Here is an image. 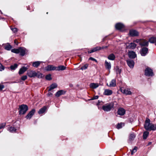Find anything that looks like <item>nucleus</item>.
<instances>
[{"label": "nucleus", "mask_w": 156, "mask_h": 156, "mask_svg": "<svg viewBox=\"0 0 156 156\" xmlns=\"http://www.w3.org/2000/svg\"><path fill=\"white\" fill-rule=\"evenodd\" d=\"M128 55L130 58H134L136 57L135 53L133 51H129Z\"/></svg>", "instance_id": "dca6fc26"}, {"label": "nucleus", "mask_w": 156, "mask_h": 156, "mask_svg": "<svg viewBox=\"0 0 156 156\" xmlns=\"http://www.w3.org/2000/svg\"><path fill=\"white\" fill-rule=\"evenodd\" d=\"M66 68V67L63 65H60L58 66L56 69V70L57 71L63 70H65Z\"/></svg>", "instance_id": "a878e982"}, {"label": "nucleus", "mask_w": 156, "mask_h": 156, "mask_svg": "<svg viewBox=\"0 0 156 156\" xmlns=\"http://www.w3.org/2000/svg\"><path fill=\"white\" fill-rule=\"evenodd\" d=\"M115 56L113 53H112L109 55L108 57V59L111 60H114L115 59Z\"/></svg>", "instance_id": "bb28decb"}, {"label": "nucleus", "mask_w": 156, "mask_h": 156, "mask_svg": "<svg viewBox=\"0 0 156 156\" xmlns=\"http://www.w3.org/2000/svg\"><path fill=\"white\" fill-rule=\"evenodd\" d=\"M141 40H140L136 39V40L134 41V42H135L137 43H139L140 44V42H141Z\"/></svg>", "instance_id": "603ef678"}, {"label": "nucleus", "mask_w": 156, "mask_h": 156, "mask_svg": "<svg viewBox=\"0 0 156 156\" xmlns=\"http://www.w3.org/2000/svg\"><path fill=\"white\" fill-rule=\"evenodd\" d=\"M112 90L109 89H106L105 90L104 94L106 95H109L112 94Z\"/></svg>", "instance_id": "412c9836"}, {"label": "nucleus", "mask_w": 156, "mask_h": 156, "mask_svg": "<svg viewBox=\"0 0 156 156\" xmlns=\"http://www.w3.org/2000/svg\"><path fill=\"white\" fill-rule=\"evenodd\" d=\"M19 113L20 115H23L26 113L28 110V107L27 105H22L20 106L19 108Z\"/></svg>", "instance_id": "f257e3e1"}, {"label": "nucleus", "mask_w": 156, "mask_h": 156, "mask_svg": "<svg viewBox=\"0 0 156 156\" xmlns=\"http://www.w3.org/2000/svg\"><path fill=\"white\" fill-rule=\"evenodd\" d=\"M41 62L40 61H36L33 62L32 65L35 67H37L40 64Z\"/></svg>", "instance_id": "c85d7f7f"}, {"label": "nucleus", "mask_w": 156, "mask_h": 156, "mask_svg": "<svg viewBox=\"0 0 156 156\" xmlns=\"http://www.w3.org/2000/svg\"><path fill=\"white\" fill-rule=\"evenodd\" d=\"M148 49L147 48H143L140 51L141 55L142 56H145L147 53Z\"/></svg>", "instance_id": "0eeeda50"}, {"label": "nucleus", "mask_w": 156, "mask_h": 156, "mask_svg": "<svg viewBox=\"0 0 156 156\" xmlns=\"http://www.w3.org/2000/svg\"><path fill=\"white\" fill-rule=\"evenodd\" d=\"M89 60H91L92 61H94L95 62H96L97 63L98 62H97V60H96V59L94 58L93 57H90L89 58Z\"/></svg>", "instance_id": "09e8293b"}, {"label": "nucleus", "mask_w": 156, "mask_h": 156, "mask_svg": "<svg viewBox=\"0 0 156 156\" xmlns=\"http://www.w3.org/2000/svg\"><path fill=\"white\" fill-rule=\"evenodd\" d=\"M66 92L63 90H60L57 91L55 94V95L57 97H59L60 96L65 94Z\"/></svg>", "instance_id": "f3484780"}, {"label": "nucleus", "mask_w": 156, "mask_h": 156, "mask_svg": "<svg viewBox=\"0 0 156 156\" xmlns=\"http://www.w3.org/2000/svg\"><path fill=\"white\" fill-rule=\"evenodd\" d=\"M27 51V50L25 48L23 47L19 48V53H20V55H21L22 56H24Z\"/></svg>", "instance_id": "9d476101"}, {"label": "nucleus", "mask_w": 156, "mask_h": 156, "mask_svg": "<svg viewBox=\"0 0 156 156\" xmlns=\"http://www.w3.org/2000/svg\"><path fill=\"white\" fill-rule=\"evenodd\" d=\"M35 112V109H32L26 116V118L27 119H30L34 115Z\"/></svg>", "instance_id": "f8f14e48"}, {"label": "nucleus", "mask_w": 156, "mask_h": 156, "mask_svg": "<svg viewBox=\"0 0 156 156\" xmlns=\"http://www.w3.org/2000/svg\"><path fill=\"white\" fill-rule=\"evenodd\" d=\"M8 130L10 132L15 133L16 132V129L14 127L11 126L8 128Z\"/></svg>", "instance_id": "7c9ffc66"}, {"label": "nucleus", "mask_w": 156, "mask_h": 156, "mask_svg": "<svg viewBox=\"0 0 156 156\" xmlns=\"http://www.w3.org/2000/svg\"><path fill=\"white\" fill-rule=\"evenodd\" d=\"M27 68L25 67H23L21 68L19 72V74L20 75L23 74L27 70Z\"/></svg>", "instance_id": "aec40b11"}, {"label": "nucleus", "mask_w": 156, "mask_h": 156, "mask_svg": "<svg viewBox=\"0 0 156 156\" xmlns=\"http://www.w3.org/2000/svg\"><path fill=\"white\" fill-rule=\"evenodd\" d=\"M149 132L147 131L144 132L143 133V138L144 139H146L149 135Z\"/></svg>", "instance_id": "72a5a7b5"}, {"label": "nucleus", "mask_w": 156, "mask_h": 156, "mask_svg": "<svg viewBox=\"0 0 156 156\" xmlns=\"http://www.w3.org/2000/svg\"><path fill=\"white\" fill-rule=\"evenodd\" d=\"M116 85V80L115 79H113L110 82L109 86L110 87H114Z\"/></svg>", "instance_id": "b1692460"}, {"label": "nucleus", "mask_w": 156, "mask_h": 156, "mask_svg": "<svg viewBox=\"0 0 156 156\" xmlns=\"http://www.w3.org/2000/svg\"><path fill=\"white\" fill-rule=\"evenodd\" d=\"M104 47H102V48H101V47L99 46L93 48L94 49V52L96 51H99L101 49H104Z\"/></svg>", "instance_id": "c9c22d12"}, {"label": "nucleus", "mask_w": 156, "mask_h": 156, "mask_svg": "<svg viewBox=\"0 0 156 156\" xmlns=\"http://www.w3.org/2000/svg\"><path fill=\"white\" fill-rule=\"evenodd\" d=\"M126 111L123 108H119L118 110V114L120 115H123L125 114Z\"/></svg>", "instance_id": "ddd939ff"}, {"label": "nucleus", "mask_w": 156, "mask_h": 156, "mask_svg": "<svg viewBox=\"0 0 156 156\" xmlns=\"http://www.w3.org/2000/svg\"><path fill=\"white\" fill-rule=\"evenodd\" d=\"M27 74L28 76L30 77H34L37 75V73L34 71H28Z\"/></svg>", "instance_id": "1a4fd4ad"}, {"label": "nucleus", "mask_w": 156, "mask_h": 156, "mask_svg": "<svg viewBox=\"0 0 156 156\" xmlns=\"http://www.w3.org/2000/svg\"><path fill=\"white\" fill-rule=\"evenodd\" d=\"M4 48L5 50L9 51L12 48V46L10 45L9 43H7L6 44H5L4 46Z\"/></svg>", "instance_id": "4be33fe9"}, {"label": "nucleus", "mask_w": 156, "mask_h": 156, "mask_svg": "<svg viewBox=\"0 0 156 156\" xmlns=\"http://www.w3.org/2000/svg\"><path fill=\"white\" fill-rule=\"evenodd\" d=\"M37 76L38 78H41L43 77L44 76V75L43 74L41 73H37Z\"/></svg>", "instance_id": "ea45409f"}, {"label": "nucleus", "mask_w": 156, "mask_h": 156, "mask_svg": "<svg viewBox=\"0 0 156 156\" xmlns=\"http://www.w3.org/2000/svg\"><path fill=\"white\" fill-rule=\"evenodd\" d=\"M4 88L3 85L0 84V90H2Z\"/></svg>", "instance_id": "3c124183"}, {"label": "nucleus", "mask_w": 156, "mask_h": 156, "mask_svg": "<svg viewBox=\"0 0 156 156\" xmlns=\"http://www.w3.org/2000/svg\"><path fill=\"white\" fill-rule=\"evenodd\" d=\"M140 45L141 46H147L148 45V42L145 40H142L140 42Z\"/></svg>", "instance_id": "a211bd4d"}, {"label": "nucleus", "mask_w": 156, "mask_h": 156, "mask_svg": "<svg viewBox=\"0 0 156 156\" xmlns=\"http://www.w3.org/2000/svg\"><path fill=\"white\" fill-rule=\"evenodd\" d=\"M149 41L151 43H154L156 42V38L151 37L149 39Z\"/></svg>", "instance_id": "f704fd0d"}, {"label": "nucleus", "mask_w": 156, "mask_h": 156, "mask_svg": "<svg viewBox=\"0 0 156 156\" xmlns=\"http://www.w3.org/2000/svg\"><path fill=\"white\" fill-rule=\"evenodd\" d=\"M122 123H118L117 125V128L119 129L121 128L122 127Z\"/></svg>", "instance_id": "a18cd8bd"}, {"label": "nucleus", "mask_w": 156, "mask_h": 156, "mask_svg": "<svg viewBox=\"0 0 156 156\" xmlns=\"http://www.w3.org/2000/svg\"><path fill=\"white\" fill-rule=\"evenodd\" d=\"M124 27V25L122 23H117L115 25V27L116 29L120 30Z\"/></svg>", "instance_id": "2eb2a0df"}, {"label": "nucleus", "mask_w": 156, "mask_h": 156, "mask_svg": "<svg viewBox=\"0 0 156 156\" xmlns=\"http://www.w3.org/2000/svg\"><path fill=\"white\" fill-rule=\"evenodd\" d=\"M90 87L92 89H95L99 86V84L97 83H91L90 84Z\"/></svg>", "instance_id": "6ab92c4d"}, {"label": "nucleus", "mask_w": 156, "mask_h": 156, "mask_svg": "<svg viewBox=\"0 0 156 156\" xmlns=\"http://www.w3.org/2000/svg\"><path fill=\"white\" fill-rule=\"evenodd\" d=\"M11 29L14 33H16L17 31V29L16 28H11Z\"/></svg>", "instance_id": "37998d69"}, {"label": "nucleus", "mask_w": 156, "mask_h": 156, "mask_svg": "<svg viewBox=\"0 0 156 156\" xmlns=\"http://www.w3.org/2000/svg\"><path fill=\"white\" fill-rule=\"evenodd\" d=\"M12 52L18 54L19 53V48L17 49H13L11 50Z\"/></svg>", "instance_id": "e433bc0d"}, {"label": "nucleus", "mask_w": 156, "mask_h": 156, "mask_svg": "<svg viewBox=\"0 0 156 156\" xmlns=\"http://www.w3.org/2000/svg\"><path fill=\"white\" fill-rule=\"evenodd\" d=\"M47 14H48V12H47Z\"/></svg>", "instance_id": "13d9d810"}, {"label": "nucleus", "mask_w": 156, "mask_h": 156, "mask_svg": "<svg viewBox=\"0 0 156 156\" xmlns=\"http://www.w3.org/2000/svg\"><path fill=\"white\" fill-rule=\"evenodd\" d=\"M145 75L148 76H153L154 73L152 70L149 67L147 68L145 70Z\"/></svg>", "instance_id": "7ed1b4c3"}, {"label": "nucleus", "mask_w": 156, "mask_h": 156, "mask_svg": "<svg viewBox=\"0 0 156 156\" xmlns=\"http://www.w3.org/2000/svg\"><path fill=\"white\" fill-rule=\"evenodd\" d=\"M46 108V107L45 106L43 107L40 109L38 112V113L39 114H41L44 113L45 112Z\"/></svg>", "instance_id": "c756f323"}, {"label": "nucleus", "mask_w": 156, "mask_h": 156, "mask_svg": "<svg viewBox=\"0 0 156 156\" xmlns=\"http://www.w3.org/2000/svg\"><path fill=\"white\" fill-rule=\"evenodd\" d=\"M6 123H5L0 124V129H2L5 127V126Z\"/></svg>", "instance_id": "79ce46f5"}, {"label": "nucleus", "mask_w": 156, "mask_h": 156, "mask_svg": "<svg viewBox=\"0 0 156 156\" xmlns=\"http://www.w3.org/2000/svg\"><path fill=\"white\" fill-rule=\"evenodd\" d=\"M129 34L132 37L137 36L139 35L138 32L134 30H130Z\"/></svg>", "instance_id": "9b49d317"}, {"label": "nucleus", "mask_w": 156, "mask_h": 156, "mask_svg": "<svg viewBox=\"0 0 156 156\" xmlns=\"http://www.w3.org/2000/svg\"><path fill=\"white\" fill-rule=\"evenodd\" d=\"M151 144V142H150L148 143V145H150Z\"/></svg>", "instance_id": "6e6d98bb"}, {"label": "nucleus", "mask_w": 156, "mask_h": 156, "mask_svg": "<svg viewBox=\"0 0 156 156\" xmlns=\"http://www.w3.org/2000/svg\"><path fill=\"white\" fill-rule=\"evenodd\" d=\"M105 68L108 70L111 69V64L110 62H108L106 60L105 61Z\"/></svg>", "instance_id": "5701e85b"}, {"label": "nucleus", "mask_w": 156, "mask_h": 156, "mask_svg": "<svg viewBox=\"0 0 156 156\" xmlns=\"http://www.w3.org/2000/svg\"><path fill=\"white\" fill-rule=\"evenodd\" d=\"M88 53H92L94 52V49L93 48H92L91 50H89L88 51Z\"/></svg>", "instance_id": "8fccbe9b"}, {"label": "nucleus", "mask_w": 156, "mask_h": 156, "mask_svg": "<svg viewBox=\"0 0 156 156\" xmlns=\"http://www.w3.org/2000/svg\"><path fill=\"white\" fill-rule=\"evenodd\" d=\"M151 123H150V120L149 119H147L146 120L144 127L146 130L149 131Z\"/></svg>", "instance_id": "20e7f679"}, {"label": "nucleus", "mask_w": 156, "mask_h": 156, "mask_svg": "<svg viewBox=\"0 0 156 156\" xmlns=\"http://www.w3.org/2000/svg\"><path fill=\"white\" fill-rule=\"evenodd\" d=\"M114 106V105L113 103H110L103 105L102 107V109L105 111L108 112L113 108Z\"/></svg>", "instance_id": "f03ea898"}, {"label": "nucleus", "mask_w": 156, "mask_h": 156, "mask_svg": "<svg viewBox=\"0 0 156 156\" xmlns=\"http://www.w3.org/2000/svg\"><path fill=\"white\" fill-rule=\"evenodd\" d=\"M52 95V94L51 92H48V96H51Z\"/></svg>", "instance_id": "5fc2aeb1"}, {"label": "nucleus", "mask_w": 156, "mask_h": 156, "mask_svg": "<svg viewBox=\"0 0 156 156\" xmlns=\"http://www.w3.org/2000/svg\"><path fill=\"white\" fill-rule=\"evenodd\" d=\"M4 69V67L0 63V71H2Z\"/></svg>", "instance_id": "de8ad7c7"}, {"label": "nucleus", "mask_w": 156, "mask_h": 156, "mask_svg": "<svg viewBox=\"0 0 156 156\" xmlns=\"http://www.w3.org/2000/svg\"><path fill=\"white\" fill-rule=\"evenodd\" d=\"M45 78L46 80H50L52 79L51 77V74H49L47 75L46 76Z\"/></svg>", "instance_id": "58836bf2"}, {"label": "nucleus", "mask_w": 156, "mask_h": 156, "mask_svg": "<svg viewBox=\"0 0 156 156\" xmlns=\"http://www.w3.org/2000/svg\"><path fill=\"white\" fill-rule=\"evenodd\" d=\"M116 72L117 74H120L121 72V70L117 68L116 69Z\"/></svg>", "instance_id": "49530a36"}, {"label": "nucleus", "mask_w": 156, "mask_h": 156, "mask_svg": "<svg viewBox=\"0 0 156 156\" xmlns=\"http://www.w3.org/2000/svg\"><path fill=\"white\" fill-rule=\"evenodd\" d=\"M126 62L129 66L131 68H133L134 65V62L133 60L129 59L126 60Z\"/></svg>", "instance_id": "6e6552de"}, {"label": "nucleus", "mask_w": 156, "mask_h": 156, "mask_svg": "<svg viewBox=\"0 0 156 156\" xmlns=\"http://www.w3.org/2000/svg\"><path fill=\"white\" fill-rule=\"evenodd\" d=\"M14 43L16 44V40H15L14 41Z\"/></svg>", "instance_id": "4d7b16f0"}, {"label": "nucleus", "mask_w": 156, "mask_h": 156, "mask_svg": "<svg viewBox=\"0 0 156 156\" xmlns=\"http://www.w3.org/2000/svg\"><path fill=\"white\" fill-rule=\"evenodd\" d=\"M121 91L122 93L126 95H130L132 94L129 89L122 88L121 89Z\"/></svg>", "instance_id": "423d86ee"}, {"label": "nucleus", "mask_w": 156, "mask_h": 156, "mask_svg": "<svg viewBox=\"0 0 156 156\" xmlns=\"http://www.w3.org/2000/svg\"><path fill=\"white\" fill-rule=\"evenodd\" d=\"M136 137V135L134 133L130 134L129 136V139L130 140H133Z\"/></svg>", "instance_id": "cd10ccee"}, {"label": "nucleus", "mask_w": 156, "mask_h": 156, "mask_svg": "<svg viewBox=\"0 0 156 156\" xmlns=\"http://www.w3.org/2000/svg\"><path fill=\"white\" fill-rule=\"evenodd\" d=\"M149 131L155 130L156 129V125H154L152 123H151Z\"/></svg>", "instance_id": "2f4dec72"}, {"label": "nucleus", "mask_w": 156, "mask_h": 156, "mask_svg": "<svg viewBox=\"0 0 156 156\" xmlns=\"http://www.w3.org/2000/svg\"><path fill=\"white\" fill-rule=\"evenodd\" d=\"M137 147H135L133 150L131 151V154L133 155L134 153H135L136 151Z\"/></svg>", "instance_id": "a19ab883"}, {"label": "nucleus", "mask_w": 156, "mask_h": 156, "mask_svg": "<svg viewBox=\"0 0 156 156\" xmlns=\"http://www.w3.org/2000/svg\"><path fill=\"white\" fill-rule=\"evenodd\" d=\"M27 78V76L26 75L23 76L21 77V79L22 80H26Z\"/></svg>", "instance_id": "c03bdc74"}, {"label": "nucleus", "mask_w": 156, "mask_h": 156, "mask_svg": "<svg viewBox=\"0 0 156 156\" xmlns=\"http://www.w3.org/2000/svg\"><path fill=\"white\" fill-rule=\"evenodd\" d=\"M57 87V85L55 83L52 84L50 86L48 91L51 90H52L56 88Z\"/></svg>", "instance_id": "393cba45"}, {"label": "nucleus", "mask_w": 156, "mask_h": 156, "mask_svg": "<svg viewBox=\"0 0 156 156\" xmlns=\"http://www.w3.org/2000/svg\"><path fill=\"white\" fill-rule=\"evenodd\" d=\"M98 96H95L93 97V99H98Z\"/></svg>", "instance_id": "864d4df0"}, {"label": "nucleus", "mask_w": 156, "mask_h": 156, "mask_svg": "<svg viewBox=\"0 0 156 156\" xmlns=\"http://www.w3.org/2000/svg\"><path fill=\"white\" fill-rule=\"evenodd\" d=\"M89 65L88 64H85L84 66H82L80 68L82 70H85L87 69L88 66Z\"/></svg>", "instance_id": "4c0bfd02"}, {"label": "nucleus", "mask_w": 156, "mask_h": 156, "mask_svg": "<svg viewBox=\"0 0 156 156\" xmlns=\"http://www.w3.org/2000/svg\"><path fill=\"white\" fill-rule=\"evenodd\" d=\"M57 67L53 65H48L45 68V69L47 71L56 70Z\"/></svg>", "instance_id": "39448f33"}, {"label": "nucleus", "mask_w": 156, "mask_h": 156, "mask_svg": "<svg viewBox=\"0 0 156 156\" xmlns=\"http://www.w3.org/2000/svg\"><path fill=\"white\" fill-rule=\"evenodd\" d=\"M136 46V44L134 43H131L129 44L128 45H126V48H127L133 49L135 48Z\"/></svg>", "instance_id": "4468645a"}, {"label": "nucleus", "mask_w": 156, "mask_h": 156, "mask_svg": "<svg viewBox=\"0 0 156 156\" xmlns=\"http://www.w3.org/2000/svg\"><path fill=\"white\" fill-rule=\"evenodd\" d=\"M18 66V64L15 63L13 65L11 66H10V68L11 70H14L17 68Z\"/></svg>", "instance_id": "473e14b6"}]
</instances>
